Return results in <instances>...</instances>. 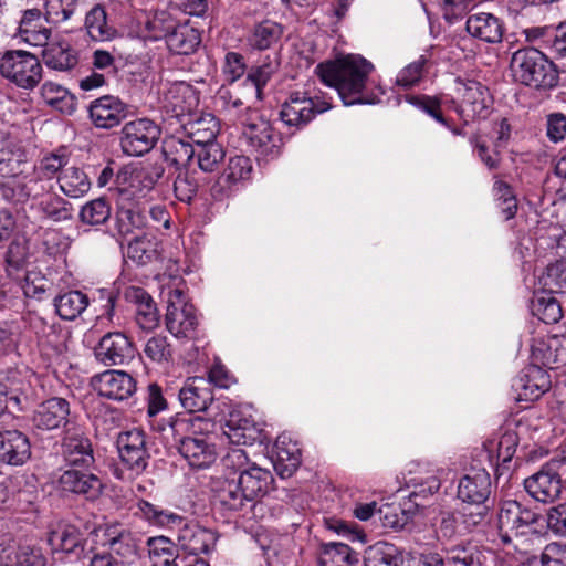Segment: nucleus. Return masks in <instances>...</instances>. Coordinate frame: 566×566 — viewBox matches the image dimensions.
<instances>
[{
	"label": "nucleus",
	"instance_id": "45",
	"mask_svg": "<svg viewBox=\"0 0 566 566\" xmlns=\"http://www.w3.org/2000/svg\"><path fill=\"white\" fill-rule=\"evenodd\" d=\"M61 191L70 198H81L91 189L88 176L80 168L71 166L61 171L57 176Z\"/></svg>",
	"mask_w": 566,
	"mask_h": 566
},
{
	"label": "nucleus",
	"instance_id": "12",
	"mask_svg": "<svg viewBox=\"0 0 566 566\" xmlns=\"http://www.w3.org/2000/svg\"><path fill=\"white\" fill-rule=\"evenodd\" d=\"M483 559L480 549L469 542L446 547L443 554L421 555L423 566H482Z\"/></svg>",
	"mask_w": 566,
	"mask_h": 566
},
{
	"label": "nucleus",
	"instance_id": "4",
	"mask_svg": "<svg viewBox=\"0 0 566 566\" xmlns=\"http://www.w3.org/2000/svg\"><path fill=\"white\" fill-rule=\"evenodd\" d=\"M51 190H54V181L42 177L28 166L22 174L1 184L0 196L10 203H24L31 200L34 206Z\"/></svg>",
	"mask_w": 566,
	"mask_h": 566
},
{
	"label": "nucleus",
	"instance_id": "11",
	"mask_svg": "<svg viewBox=\"0 0 566 566\" xmlns=\"http://www.w3.org/2000/svg\"><path fill=\"white\" fill-rule=\"evenodd\" d=\"M197 323L195 308L186 303L182 291H171L166 313L167 329L177 337H187L195 331Z\"/></svg>",
	"mask_w": 566,
	"mask_h": 566
},
{
	"label": "nucleus",
	"instance_id": "64",
	"mask_svg": "<svg viewBox=\"0 0 566 566\" xmlns=\"http://www.w3.org/2000/svg\"><path fill=\"white\" fill-rule=\"evenodd\" d=\"M544 291L558 294L566 292V266L564 263L551 264L541 279Z\"/></svg>",
	"mask_w": 566,
	"mask_h": 566
},
{
	"label": "nucleus",
	"instance_id": "54",
	"mask_svg": "<svg viewBox=\"0 0 566 566\" xmlns=\"http://www.w3.org/2000/svg\"><path fill=\"white\" fill-rule=\"evenodd\" d=\"M301 464V451L296 446L291 449L276 443L274 468L282 478L291 476Z\"/></svg>",
	"mask_w": 566,
	"mask_h": 566
},
{
	"label": "nucleus",
	"instance_id": "14",
	"mask_svg": "<svg viewBox=\"0 0 566 566\" xmlns=\"http://www.w3.org/2000/svg\"><path fill=\"white\" fill-rule=\"evenodd\" d=\"M88 117L99 129H113L127 116V105L118 96L104 95L88 105Z\"/></svg>",
	"mask_w": 566,
	"mask_h": 566
},
{
	"label": "nucleus",
	"instance_id": "38",
	"mask_svg": "<svg viewBox=\"0 0 566 566\" xmlns=\"http://www.w3.org/2000/svg\"><path fill=\"white\" fill-rule=\"evenodd\" d=\"M249 145L261 155H273L277 153L274 129L269 122L260 119L249 124L243 132Z\"/></svg>",
	"mask_w": 566,
	"mask_h": 566
},
{
	"label": "nucleus",
	"instance_id": "42",
	"mask_svg": "<svg viewBox=\"0 0 566 566\" xmlns=\"http://www.w3.org/2000/svg\"><path fill=\"white\" fill-rule=\"evenodd\" d=\"M2 559L9 566H45L46 558L40 547L31 544H18L3 549Z\"/></svg>",
	"mask_w": 566,
	"mask_h": 566
},
{
	"label": "nucleus",
	"instance_id": "33",
	"mask_svg": "<svg viewBox=\"0 0 566 566\" xmlns=\"http://www.w3.org/2000/svg\"><path fill=\"white\" fill-rule=\"evenodd\" d=\"M214 499L223 510L230 512H244L254 506L234 479L223 481L216 490Z\"/></svg>",
	"mask_w": 566,
	"mask_h": 566
},
{
	"label": "nucleus",
	"instance_id": "62",
	"mask_svg": "<svg viewBox=\"0 0 566 566\" xmlns=\"http://www.w3.org/2000/svg\"><path fill=\"white\" fill-rule=\"evenodd\" d=\"M144 353L154 363H168L172 358V346L166 336L155 335L146 342Z\"/></svg>",
	"mask_w": 566,
	"mask_h": 566
},
{
	"label": "nucleus",
	"instance_id": "1",
	"mask_svg": "<svg viewBox=\"0 0 566 566\" xmlns=\"http://www.w3.org/2000/svg\"><path fill=\"white\" fill-rule=\"evenodd\" d=\"M374 65L359 55H348L343 59L321 63L316 66V74L321 81L334 87L344 105L371 103L364 94L368 76Z\"/></svg>",
	"mask_w": 566,
	"mask_h": 566
},
{
	"label": "nucleus",
	"instance_id": "27",
	"mask_svg": "<svg viewBox=\"0 0 566 566\" xmlns=\"http://www.w3.org/2000/svg\"><path fill=\"white\" fill-rule=\"evenodd\" d=\"M181 406L190 413L208 409L213 401L209 382L202 377L189 378L178 394Z\"/></svg>",
	"mask_w": 566,
	"mask_h": 566
},
{
	"label": "nucleus",
	"instance_id": "46",
	"mask_svg": "<svg viewBox=\"0 0 566 566\" xmlns=\"http://www.w3.org/2000/svg\"><path fill=\"white\" fill-rule=\"evenodd\" d=\"M36 211L48 220L63 222L72 219V205L51 190L44 198L34 205Z\"/></svg>",
	"mask_w": 566,
	"mask_h": 566
},
{
	"label": "nucleus",
	"instance_id": "55",
	"mask_svg": "<svg viewBox=\"0 0 566 566\" xmlns=\"http://www.w3.org/2000/svg\"><path fill=\"white\" fill-rule=\"evenodd\" d=\"M20 280H15L23 291L24 296L42 300L50 290L51 282L40 272L25 271Z\"/></svg>",
	"mask_w": 566,
	"mask_h": 566
},
{
	"label": "nucleus",
	"instance_id": "58",
	"mask_svg": "<svg viewBox=\"0 0 566 566\" xmlns=\"http://www.w3.org/2000/svg\"><path fill=\"white\" fill-rule=\"evenodd\" d=\"M218 134V124L213 117L201 118L190 124L188 137L190 143L197 147L210 143H214Z\"/></svg>",
	"mask_w": 566,
	"mask_h": 566
},
{
	"label": "nucleus",
	"instance_id": "52",
	"mask_svg": "<svg viewBox=\"0 0 566 566\" xmlns=\"http://www.w3.org/2000/svg\"><path fill=\"white\" fill-rule=\"evenodd\" d=\"M177 171L172 185L175 197L181 202L190 203L196 198L201 186L197 172L190 169Z\"/></svg>",
	"mask_w": 566,
	"mask_h": 566
},
{
	"label": "nucleus",
	"instance_id": "21",
	"mask_svg": "<svg viewBox=\"0 0 566 566\" xmlns=\"http://www.w3.org/2000/svg\"><path fill=\"white\" fill-rule=\"evenodd\" d=\"M252 164L249 157L234 156L228 161L226 169L210 187V195L217 200L229 196L232 187L250 177Z\"/></svg>",
	"mask_w": 566,
	"mask_h": 566
},
{
	"label": "nucleus",
	"instance_id": "3",
	"mask_svg": "<svg viewBox=\"0 0 566 566\" xmlns=\"http://www.w3.org/2000/svg\"><path fill=\"white\" fill-rule=\"evenodd\" d=\"M333 107L331 98L315 90L291 92L280 111L281 120L289 127L302 129L318 114Z\"/></svg>",
	"mask_w": 566,
	"mask_h": 566
},
{
	"label": "nucleus",
	"instance_id": "61",
	"mask_svg": "<svg viewBox=\"0 0 566 566\" xmlns=\"http://www.w3.org/2000/svg\"><path fill=\"white\" fill-rule=\"evenodd\" d=\"M428 59L420 55L416 61L406 65L396 76V84L403 88H410L417 85L423 77Z\"/></svg>",
	"mask_w": 566,
	"mask_h": 566
},
{
	"label": "nucleus",
	"instance_id": "56",
	"mask_svg": "<svg viewBox=\"0 0 566 566\" xmlns=\"http://www.w3.org/2000/svg\"><path fill=\"white\" fill-rule=\"evenodd\" d=\"M195 149L198 167L205 172H213L224 158V151L217 142L201 145Z\"/></svg>",
	"mask_w": 566,
	"mask_h": 566
},
{
	"label": "nucleus",
	"instance_id": "2",
	"mask_svg": "<svg viewBox=\"0 0 566 566\" xmlns=\"http://www.w3.org/2000/svg\"><path fill=\"white\" fill-rule=\"evenodd\" d=\"M510 70L515 82L536 91H549L559 81L556 65L535 48L515 51L510 61Z\"/></svg>",
	"mask_w": 566,
	"mask_h": 566
},
{
	"label": "nucleus",
	"instance_id": "50",
	"mask_svg": "<svg viewBox=\"0 0 566 566\" xmlns=\"http://www.w3.org/2000/svg\"><path fill=\"white\" fill-rule=\"evenodd\" d=\"M532 312L545 324H555L563 317L559 301L554 293L543 291L535 295L532 302Z\"/></svg>",
	"mask_w": 566,
	"mask_h": 566
},
{
	"label": "nucleus",
	"instance_id": "44",
	"mask_svg": "<svg viewBox=\"0 0 566 566\" xmlns=\"http://www.w3.org/2000/svg\"><path fill=\"white\" fill-rule=\"evenodd\" d=\"M358 560V554L347 544L332 542L321 546L319 566H356Z\"/></svg>",
	"mask_w": 566,
	"mask_h": 566
},
{
	"label": "nucleus",
	"instance_id": "53",
	"mask_svg": "<svg viewBox=\"0 0 566 566\" xmlns=\"http://www.w3.org/2000/svg\"><path fill=\"white\" fill-rule=\"evenodd\" d=\"M111 206L104 198H97L82 206L78 219L88 226L104 224L111 217Z\"/></svg>",
	"mask_w": 566,
	"mask_h": 566
},
{
	"label": "nucleus",
	"instance_id": "39",
	"mask_svg": "<svg viewBox=\"0 0 566 566\" xmlns=\"http://www.w3.org/2000/svg\"><path fill=\"white\" fill-rule=\"evenodd\" d=\"M83 534L71 524L59 525L48 535V543L53 552H63L66 554H76L82 551Z\"/></svg>",
	"mask_w": 566,
	"mask_h": 566
},
{
	"label": "nucleus",
	"instance_id": "20",
	"mask_svg": "<svg viewBox=\"0 0 566 566\" xmlns=\"http://www.w3.org/2000/svg\"><path fill=\"white\" fill-rule=\"evenodd\" d=\"M92 468H67L59 476V485L63 491L82 494L87 499H96L103 488L98 476L91 472Z\"/></svg>",
	"mask_w": 566,
	"mask_h": 566
},
{
	"label": "nucleus",
	"instance_id": "29",
	"mask_svg": "<svg viewBox=\"0 0 566 566\" xmlns=\"http://www.w3.org/2000/svg\"><path fill=\"white\" fill-rule=\"evenodd\" d=\"M223 432L229 441L237 446L252 444L260 434V430L251 416L241 410H233L229 413Z\"/></svg>",
	"mask_w": 566,
	"mask_h": 566
},
{
	"label": "nucleus",
	"instance_id": "31",
	"mask_svg": "<svg viewBox=\"0 0 566 566\" xmlns=\"http://www.w3.org/2000/svg\"><path fill=\"white\" fill-rule=\"evenodd\" d=\"M167 46L175 54H191L201 42L200 33L189 24L168 25L161 35Z\"/></svg>",
	"mask_w": 566,
	"mask_h": 566
},
{
	"label": "nucleus",
	"instance_id": "51",
	"mask_svg": "<svg viewBox=\"0 0 566 566\" xmlns=\"http://www.w3.org/2000/svg\"><path fill=\"white\" fill-rule=\"evenodd\" d=\"M157 253V243L155 237L147 232H142L128 242L127 255L139 264H146L153 260Z\"/></svg>",
	"mask_w": 566,
	"mask_h": 566
},
{
	"label": "nucleus",
	"instance_id": "24",
	"mask_svg": "<svg viewBox=\"0 0 566 566\" xmlns=\"http://www.w3.org/2000/svg\"><path fill=\"white\" fill-rule=\"evenodd\" d=\"M178 543L179 546L191 555L207 554L216 545V534L197 523H186L182 520L181 524H178Z\"/></svg>",
	"mask_w": 566,
	"mask_h": 566
},
{
	"label": "nucleus",
	"instance_id": "43",
	"mask_svg": "<svg viewBox=\"0 0 566 566\" xmlns=\"http://www.w3.org/2000/svg\"><path fill=\"white\" fill-rule=\"evenodd\" d=\"M88 304V296L78 290L67 291L54 298L55 312L64 321L77 318Z\"/></svg>",
	"mask_w": 566,
	"mask_h": 566
},
{
	"label": "nucleus",
	"instance_id": "17",
	"mask_svg": "<svg viewBox=\"0 0 566 566\" xmlns=\"http://www.w3.org/2000/svg\"><path fill=\"white\" fill-rule=\"evenodd\" d=\"M94 388L107 399L123 401L136 391V380L122 370H106L94 378Z\"/></svg>",
	"mask_w": 566,
	"mask_h": 566
},
{
	"label": "nucleus",
	"instance_id": "32",
	"mask_svg": "<svg viewBox=\"0 0 566 566\" xmlns=\"http://www.w3.org/2000/svg\"><path fill=\"white\" fill-rule=\"evenodd\" d=\"M179 453L193 468H207L217 459L214 443L211 438L202 440H186L177 444Z\"/></svg>",
	"mask_w": 566,
	"mask_h": 566
},
{
	"label": "nucleus",
	"instance_id": "48",
	"mask_svg": "<svg viewBox=\"0 0 566 566\" xmlns=\"http://www.w3.org/2000/svg\"><path fill=\"white\" fill-rule=\"evenodd\" d=\"M283 35V27L272 20H263L256 23L249 38V44L256 50H268L276 44Z\"/></svg>",
	"mask_w": 566,
	"mask_h": 566
},
{
	"label": "nucleus",
	"instance_id": "25",
	"mask_svg": "<svg viewBox=\"0 0 566 566\" xmlns=\"http://www.w3.org/2000/svg\"><path fill=\"white\" fill-rule=\"evenodd\" d=\"M104 546L108 547L106 554H112L119 565L133 564L138 558L137 542L130 532L112 526L105 531Z\"/></svg>",
	"mask_w": 566,
	"mask_h": 566
},
{
	"label": "nucleus",
	"instance_id": "22",
	"mask_svg": "<svg viewBox=\"0 0 566 566\" xmlns=\"http://www.w3.org/2000/svg\"><path fill=\"white\" fill-rule=\"evenodd\" d=\"M491 494V478L483 468H472L459 482L458 496L472 505H486Z\"/></svg>",
	"mask_w": 566,
	"mask_h": 566
},
{
	"label": "nucleus",
	"instance_id": "37",
	"mask_svg": "<svg viewBox=\"0 0 566 566\" xmlns=\"http://www.w3.org/2000/svg\"><path fill=\"white\" fill-rule=\"evenodd\" d=\"M42 57L50 69L65 72L74 69L78 63V56L74 49L66 42H52L44 44Z\"/></svg>",
	"mask_w": 566,
	"mask_h": 566
},
{
	"label": "nucleus",
	"instance_id": "18",
	"mask_svg": "<svg viewBox=\"0 0 566 566\" xmlns=\"http://www.w3.org/2000/svg\"><path fill=\"white\" fill-rule=\"evenodd\" d=\"M32 455L29 437L17 429L0 431V463L21 467Z\"/></svg>",
	"mask_w": 566,
	"mask_h": 566
},
{
	"label": "nucleus",
	"instance_id": "16",
	"mask_svg": "<svg viewBox=\"0 0 566 566\" xmlns=\"http://www.w3.org/2000/svg\"><path fill=\"white\" fill-rule=\"evenodd\" d=\"M70 402L62 397H52L41 402L32 417L36 429L51 431L65 428L70 423Z\"/></svg>",
	"mask_w": 566,
	"mask_h": 566
},
{
	"label": "nucleus",
	"instance_id": "49",
	"mask_svg": "<svg viewBox=\"0 0 566 566\" xmlns=\"http://www.w3.org/2000/svg\"><path fill=\"white\" fill-rule=\"evenodd\" d=\"M41 95L48 105L62 114L71 115L76 109L75 97L60 84L45 82L41 87Z\"/></svg>",
	"mask_w": 566,
	"mask_h": 566
},
{
	"label": "nucleus",
	"instance_id": "10",
	"mask_svg": "<svg viewBox=\"0 0 566 566\" xmlns=\"http://www.w3.org/2000/svg\"><path fill=\"white\" fill-rule=\"evenodd\" d=\"M61 455L67 468H93L95 463L92 441L77 428L65 430Z\"/></svg>",
	"mask_w": 566,
	"mask_h": 566
},
{
	"label": "nucleus",
	"instance_id": "47",
	"mask_svg": "<svg viewBox=\"0 0 566 566\" xmlns=\"http://www.w3.org/2000/svg\"><path fill=\"white\" fill-rule=\"evenodd\" d=\"M365 566H401L402 553L391 543L377 542L365 551Z\"/></svg>",
	"mask_w": 566,
	"mask_h": 566
},
{
	"label": "nucleus",
	"instance_id": "34",
	"mask_svg": "<svg viewBox=\"0 0 566 566\" xmlns=\"http://www.w3.org/2000/svg\"><path fill=\"white\" fill-rule=\"evenodd\" d=\"M42 15L40 9H28L19 22L20 36L34 46H42L50 39L51 30L42 25Z\"/></svg>",
	"mask_w": 566,
	"mask_h": 566
},
{
	"label": "nucleus",
	"instance_id": "59",
	"mask_svg": "<svg viewBox=\"0 0 566 566\" xmlns=\"http://www.w3.org/2000/svg\"><path fill=\"white\" fill-rule=\"evenodd\" d=\"M434 534L438 541H449L464 535L455 512H442L433 523Z\"/></svg>",
	"mask_w": 566,
	"mask_h": 566
},
{
	"label": "nucleus",
	"instance_id": "7",
	"mask_svg": "<svg viewBox=\"0 0 566 566\" xmlns=\"http://www.w3.org/2000/svg\"><path fill=\"white\" fill-rule=\"evenodd\" d=\"M539 515L516 501H506L502 504L497 515V528L501 541L510 544L513 537L527 534L528 530L538 521Z\"/></svg>",
	"mask_w": 566,
	"mask_h": 566
},
{
	"label": "nucleus",
	"instance_id": "35",
	"mask_svg": "<svg viewBox=\"0 0 566 566\" xmlns=\"http://www.w3.org/2000/svg\"><path fill=\"white\" fill-rule=\"evenodd\" d=\"M84 29L86 34L97 42H105L116 36L115 27L108 22L104 6L94 4L85 14Z\"/></svg>",
	"mask_w": 566,
	"mask_h": 566
},
{
	"label": "nucleus",
	"instance_id": "19",
	"mask_svg": "<svg viewBox=\"0 0 566 566\" xmlns=\"http://www.w3.org/2000/svg\"><path fill=\"white\" fill-rule=\"evenodd\" d=\"M135 356V347L129 338L120 333H107L102 337L96 347V357L104 365H123Z\"/></svg>",
	"mask_w": 566,
	"mask_h": 566
},
{
	"label": "nucleus",
	"instance_id": "30",
	"mask_svg": "<svg viewBox=\"0 0 566 566\" xmlns=\"http://www.w3.org/2000/svg\"><path fill=\"white\" fill-rule=\"evenodd\" d=\"M237 480L253 505L269 493L274 483L271 471L258 464L241 472Z\"/></svg>",
	"mask_w": 566,
	"mask_h": 566
},
{
	"label": "nucleus",
	"instance_id": "57",
	"mask_svg": "<svg viewBox=\"0 0 566 566\" xmlns=\"http://www.w3.org/2000/svg\"><path fill=\"white\" fill-rule=\"evenodd\" d=\"M138 510L151 524L158 526H172L182 523V517L167 510L159 509L148 501H139Z\"/></svg>",
	"mask_w": 566,
	"mask_h": 566
},
{
	"label": "nucleus",
	"instance_id": "41",
	"mask_svg": "<svg viewBox=\"0 0 566 566\" xmlns=\"http://www.w3.org/2000/svg\"><path fill=\"white\" fill-rule=\"evenodd\" d=\"M147 223L144 210L134 203L120 205L115 214V229L120 237L143 230Z\"/></svg>",
	"mask_w": 566,
	"mask_h": 566
},
{
	"label": "nucleus",
	"instance_id": "8",
	"mask_svg": "<svg viewBox=\"0 0 566 566\" xmlns=\"http://www.w3.org/2000/svg\"><path fill=\"white\" fill-rule=\"evenodd\" d=\"M214 423L201 416L180 415L170 417L166 422L158 423L157 430L166 438L171 436L176 444L186 440H202L211 438Z\"/></svg>",
	"mask_w": 566,
	"mask_h": 566
},
{
	"label": "nucleus",
	"instance_id": "13",
	"mask_svg": "<svg viewBox=\"0 0 566 566\" xmlns=\"http://www.w3.org/2000/svg\"><path fill=\"white\" fill-rule=\"evenodd\" d=\"M116 443L122 462L136 474L144 472L149 459L144 432L138 429L120 432Z\"/></svg>",
	"mask_w": 566,
	"mask_h": 566
},
{
	"label": "nucleus",
	"instance_id": "15",
	"mask_svg": "<svg viewBox=\"0 0 566 566\" xmlns=\"http://www.w3.org/2000/svg\"><path fill=\"white\" fill-rule=\"evenodd\" d=\"M526 492L536 501L552 503L562 493V480L555 464L546 463L542 469L524 480Z\"/></svg>",
	"mask_w": 566,
	"mask_h": 566
},
{
	"label": "nucleus",
	"instance_id": "40",
	"mask_svg": "<svg viewBox=\"0 0 566 566\" xmlns=\"http://www.w3.org/2000/svg\"><path fill=\"white\" fill-rule=\"evenodd\" d=\"M196 149L190 142L170 137L164 140L163 155L165 161L176 167L177 170L189 169L195 157Z\"/></svg>",
	"mask_w": 566,
	"mask_h": 566
},
{
	"label": "nucleus",
	"instance_id": "6",
	"mask_svg": "<svg viewBox=\"0 0 566 566\" xmlns=\"http://www.w3.org/2000/svg\"><path fill=\"white\" fill-rule=\"evenodd\" d=\"M3 77L22 88H33L42 77L39 59L27 51H8L0 61Z\"/></svg>",
	"mask_w": 566,
	"mask_h": 566
},
{
	"label": "nucleus",
	"instance_id": "36",
	"mask_svg": "<svg viewBox=\"0 0 566 566\" xmlns=\"http://www.w3.org/2000/svg\"><path fill=\"white\" fill-rule=\"evenodd\" d=\"M147 547L153 566H187L186 558L177 553L176 545L165 536L148 538Z\"/></svg>",
	"mask_w": 566,
	"mask_h": 566
},
{
	"label": "nucleus",
	"instance_id": "23",
	"mask_svg": "<svg viewBox=\"0 0 566 566\" xmlns=\"http://www.w3.org/2000/svg\"><path fill=\"white\" fill-rule=\"evenodd\" d=\"M551 385L549 374L538 366L531 365L515 379L513 388L520 401H534L548 391Z\"/></svg>",
	"mask_w": 566,
	"mask_h": 566
},
{
	"label": "nucleus",
	"instance_id": "26",
	"mask_svg": "<svg viewBox=\"0 0 566 566\" xmlns=\"http://www.w3.org/2000/svg\"><path fill=\"white\" fill-rule=\"evenodd\" d=\"M125 300L136 306L135 321L144 331H151L159 324V313L153 297L142 287L129 286Z\"/></svg>",
	"mask_w": 566,
	"mask_h": 566
},
{
	"label": "nucleus",
	"instance_id": "60",
	"mask_svg": "<svg viewBox=\"0 0 566 566\" xmlns=\"http://www.w3.org/2000/svg\"><path fill=\"white\" fill-rule=\"evenodd\" d=\"M6 272L12 280H20L25 272L27 251L19 242H11L6 253Z\"/></svg>",
	"mask_w": 566,
	"mask_h": 566
},
{
	"label": "nucleus",
	"instance_id": "5",
	"mask_svg": "<svg viewBox=\"0 0 566 566\" xmlns=\"http://www.w3.org/2000/svg\"><path fill=\"white\" fill-rule=\"evenodd\" d=\"M161 135L160 127L151 119L143 117L124 124L119 133L122 151L130 157L149 153Z\"/></svg>",
	"mask_w": 566,
	"mask_h": 566
},
{
	"label": "nucleus",
	"instance_id": "28",
	"mask_svg": "<svg viewBox=\"0 0 566 566\" xmlns=\"http://www.w3.org/2000/svg\"><path fill=\"white\" fill-rule=\"evenodd\" d=\"M465 29L471 36L494 44L502 41L504 23L492 13L479 12L469 15Z\"/></svg>",
	"mask_w": 566,
	"mask_h": 566
},
{
	"label": "nucleus",
	"instance_id": "63",
	"mask_svg": "<svg viewBox=\"0 0 566 566\" xmlns=\"http://www.w3.org/2000/svg\"><path fill=\"white\" fill-rule=\"evenodd\" d=\"M489 512L488 505L468 504L462 510L455 512L463 534L472 532L481 525Z\"/></svg>",
	"mask_w": 566,
	"mask_h": 566
},
{
	"label": "nucleus",
	"instance_id": "9",
	"mask_svg": "<svg viewBox=\"0 0 566 566\" xmlns=\"http://www.w3.org/2000/svg\"><path fill=\"white\" fill-rule=\"evenodd\" d=\"M455 93L460 98L458 113L465 119L482 115L492 104L489 88L474 80H455Z\"/></svg>",
	"mask_w": 566,
	"mask_h": 566
}]
</instances>
